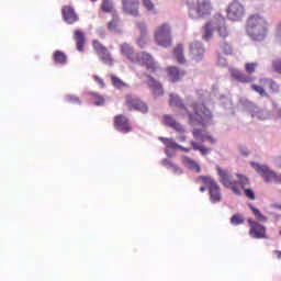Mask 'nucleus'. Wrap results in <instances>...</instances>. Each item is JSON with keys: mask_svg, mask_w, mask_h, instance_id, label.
Returning <instances> with one entry per match:
<instances>
[{"mask_svg": "<svg viewBox=\"0 0 281 281\" xmlns=\"http://www.w3.org/2000/svg\"><path fill=\"white\" fill-rule=\"evenodd\" d=\"M248 207L251 210V212H252L254 216L257 218V221H260L261 223H267V221H269V218H267V216H265L262 214V212H260V210H258L252 204H248Z\"/></svg>", "mask_w": 281, "mask_h": 281, "instance_id": "obj_34", "label": "nucleus"}, {"mask_svg": "<svg viewBox=\"0 0 281 281\" xmlns=\"http://www.w3.org/2000/svg\"><path fill=\"white\" fill-rule=\"evenodd\" d=\"M189 54L192 60L201 63V60H203V56H205V47H203V43L192 42L189 46Z\"/></svg>", "mask_w": 281, "mask_h": 281, "instance_id": "obj_12", "label": "nucleus"}, {"mask_svg": "<svg viewBox=\"0 0 281 281\" xmlns=\"http://www.w3.org/2000/svg\"><path fill=\"white\" fill-rule=\"evenodd\" d=\"M200 151H201V155H207V153H210V149L202 145L200 147Z\"/></svg>", "mask_w": 281, "mask_h": 281, "instance_id": "obj_50", "label": "nucleus"}, {"mask_svg": "<svg viewBox=\"0 0 281 281\" xmlns=\"http://www.w3.org/2000/svg\"><path fill=\"white\" fill-rule=\"evenodd\" d=\"M90 1H92L93 3H95V1H98V0H90Z\"/></svg>", "mask_w": 281, "mask_h": 281, "instance_id": "obj_57", "label": "nucleus"}, {"mask_svg": "<svg viewBox=\"0 0 281 281\" xmlns=\"http://www.w3.org/2000/svg\"><path fill=\"white\" fill-rule=\"evenodd\" d=\"M188 14L190 19H207L214 10L212 7V0H195L193 2L188 1Z\"/></svg>", "mask_w": 281, "mask_h": 281, "instance_id": "obj_2", "label": "nucleus"}, {"mask_svg": "<svg viewBox=\"0 0 281 281\" xmlns=\"http://www.w3.org/2000/svg\"><path fill=\"white\" fill-rule=\"evenodd\" d=\"M249 236L256 239L267 238V227L254 218H248Z\"/></svg>", "mask_w": 281, "mask_h": 281, "instance_id": "obj_10", "label": "nucleus"}, {"mask_svg": "<svg viewBox=\"0 0 281 281\" xmlns=\"http://www.w3.org/2000/svg\"><path fill=\"white\" fill-rule=\"evenodd\" d=\"M200 192H205V187H201Z\"/></svg>", "mask_w": 281, "mask_h": 281, "instance_id": "obj_56", "label": "nucleus"}, {"mask_svg": "<svg viewBox=\"0 0 281 281\" xmlns=\"http://www.w3.org/2000/svg\"><path fill=\"white\" fill-rule=\"evenodd\" d=\"M74 41L76 43L77 50L85 52V44L87 43V37L85 36V32L80 30H76L74 32Z\"/></svg>", "mask_w": 281, "mask_h": 281, "instance_id": "obj_18", "label": "nucleus"}, {"mask_svg": "<svg viewBox=\"0 0 281 281\" xmlns=\"http://www.w3.org/2000/svg\"><path fill=\"white\" fill-rule=\"evenodd\" d=\"M143 5L148 12H155V3L150 0H143Z\"/></svg>", "mask_w": 281, "mask_h": 281, "instance_id": "obj_45", "label": "nucleus"}, {"mask_svg": "<svg viewBox=\"0 0 281 281\" xmlns=\"http://www.w3.org/2000/svg\"><path fill=\"white\" fill-rule=\"evenodd\" d=\"M159 139L167 148H171L172 150L179 149V144H177L172 138L160 137Z\"/></svg>", "mask_w": 281, "mask_h": 281, "instance_id": "obj_38", "label": "nucleus"}, {"mask_svg": "<svg viewBox=\"0 0 281 281\" xmlns=\"http://www.w3.org/2000/svg\"><path fill=\"white\" fill-rule=\"evenodd\" d=\"M173 57L176 58L179 65H184L186 63V55H183V44H178L173 48Z\"/></svg>", "mask_w": 281, "mask_h": 281, "instance_id": "obj_23", "label": "nucleus"}, {"mask_svg": "<svg viewBox=\"0 0 281 281\" xmlns=\"http://www.w3.org/2000/svg\"><path fill=\"white\" fill-rule=\"evenodd\" d=\"M193 137L194 139H201V142H210V144H214L216 142V138L212 135H203V131L199 128L193 130Z\"/></svg>", "mask_w": 281, "mask_h": 281, "instance_id": "obj_22", "label": "nucleus"}, {"mask_svg": "<svg viewBox=\"0 0 281 281\" xmlns=\"http://www.w3.org/2000/svg\"><path fill=\"white\" fill-rule=\"evenodd\" d=\"M164 121L166 126H169V128H173V131H176V133H186V128H183V125H181V123L177 122V120H175V117H172L169 114H166L164 116Z\"/></svg>", "mask_w": 281, "mask_h": 281, "instance_id": "obj_17", "label": "nucleus"}, {"mask_svg": "<svg viewBox=\"0 0 281 281\" xmlns=\"http://www.w3.org/2000/svg\"><path fill=\"white\" fill-rule=\"evenodd\" d=\"M203 38L204 41H210V38L214 35V25L212 22H206L203 26Z\"/></svg>", "mask_w": 281, "mask_h": 281, "instance_id": "obj_30", "label": "nucleus"}, {"mask_svg": "<svg viewBox=\"0 0 281 281\" xmlns=\"http://www.w3.org/2000/svg\"><path fill=\"white\" fill-rule=\"evenodd\" d=\"M111 82L115 89H128V83L115 75H111Z\"/></svg>", "mask_w": 281, "mask_h": 281, "instance_id": "obj_27", "label": "nucleus"}, {"mask_svg": "<svg viewBox=\"0 0 281 281\" xmlns=\"http://www.w3.org/2000/svg\"><path fill=\"white\" fill-rule=\"evenodd\" d=\"M267 32V21L262 16L256 14L251 15L247 21V33L252 38H262Z\"/></svg>", "mask_w": 281, "mask_h": 281, "instance_id": "obj_3", "label": "nucleus"}, {"mask_svg": "<svg viewBox=\"0 0 281 281\" xmlns=\"http://www.w3.org/2000/svg\"><path fill=\"white\" fill-rule=\"evenodd\" d=\"M277 38L281 40V22L277 27Z\"/></svg>", "mask_w": 281, "mask_h": 281, "instance_id": "obj_52", "label": "nucleus"}, {"mask_svg": "<svg viewBox=\"0 0 281 281\" xmlns=\"http://www.w3.org/2000/svg\"><path fill=\"white\" fill-rule=\"evenodd\" d=\"M121 54H123V56H126V58L131 60V63H135V59L137 58V54H135L133 47L126 43L121 45Z\"/></svg>", "mask_w": 281, "mask_h": 281, "instance_id": "obj_20", "label": "nucleus"}, {"mask_svg": "<svg viewBox=\"0 0 281 281\" xmlns=\"http://www.w3.org/2000/svg\"><path fill=\"white\" fill-rule=\"evenodd\" d=\"M178 139H180L181 142H186V136L180 135Z\"/></svg>", "mask_w": 281, "mask_h": 281, "instance_id": "obj_55", "label": "nucleus"}, {"mask_svg": "<svg viewBox=\"0 0 281 281\" xmlns=\"http://www.w3.org/2000/svg\"><path fill=\"white\" fill-rule=\"evenodd\" d=\"M53 60L55 65H67V54L63 50H55L53 53Z\"/></svg>", "mask_w": 281, "mask_h": 281, "instance_id": "obj_26", "label": "nucleus"}, {"mask_svg": "<svg viewBox=\"0 0 281 281\" xmlns=\"http://www.w3.org/2000/svg\"><path fill=\"white\" fill-rule=\"evenodd\" d=\"M178 150H182V153H190L191 148L183 147L181 145H178Z\"/></svg>", "mask_w": 281, "mask_h": 281, "instance_id": "obj_51", "label": "nucleus"}, {"mask_svg": "<svg viewBox=\"0 0 281 281\" xmlns=\"http://www.w3.org/2000/svg\"><path fill=\"white\" fill-rule=\"evenodd\" d=\"M182 164L183 166H186V168H189V170H195L196 172H201V166H199L196 161L188 156L182 157Z\"/></svg>", "mask_w": 281, "mask_h": 281, "instance_id": "obj_25", "label": "nucleus"}, {"mask_svg": "<svg viewBox=\"0 0 281 281\" xmlns=\"http://www.w3.org/2000/svg\"><path fill=\"white\" fill-rule=\"evenodd\" d=\"M154 37L160 47H170L172 45V29L170 24L164 23L156 27Z\"/></svg>", "mask_w": 281, "mask_h": 281, "instance_id": "obj_4", "label": "nucleus"}, {"mask_svg": "<svg viewBox=\"0 0 281 281\" xmlns=\"http://www.w3.org/2000/svg\"><path fill=\"white\" fill-rule=\"evenodd\" d=\"M272 67L277 74L281 75V59H277L272 63Z\"/></svg>", "mask_w": 281, "mask_h": 281, "instance_id": "obj_47", "label": "nucleus"}, {"mask_svg": "<svg viewBox=\"0 0 281 281\" xmlns=\"http://www.w3.org/2000/svg\"><path fill=\"white\" fill-rule=\"evenodd\" d=\"M231 223L232 225H243V223H245V218L243 217V215L237 213L231 217Z\"/></svg>", "mask_w": 281, "mask_h": 281, "instance_id": "obj_43", "label": "nucleus"}, {"mask_svg": "<svg viewBox=\"0 0 281 281\" xmlns=\"http://www.w3.org/2000/svg\"><path fill=\"white\" fill-rule=\"evenodd\" d=\"M274 256L280 260L281 259V251L280 250H274L273 251Z\"/></svg>", "mask_w": 281, "mask_h": 281, "instance_id": "obj_54", "label": "nucleus"}, {"mask_svg": "<svg viewBox=\"0 0 281 281\" xmlns=\"http://www.w3.org/2000/svg\"><path fill=\"white\" fill-rule=\"evenodd\" d=\"M218 177H220V182L224 188H228V190H232L233 194H236L237 196H240L243 192L240 191V188L238 187V181L234 180L232 175H229V171L224 170L221 167L216 168Z\"/></svg>", "mask_w": 281, "mask_h": 281, "instance_id": "obj_7", "label": "nucleus"}, {"mask_svg": "<svg viewBox=\"0 0 281 281\" xmlns=\"http://www.w3.org/2000/svg\"><path fill=\"white\" fill-rule=\"evenodd\" d=\"M250 166L266 183H278L281 186V175H278V172L269 168V166L260 165L258 162H250Z\"/></svg>", "mask_w": 281, "mask_h": 281, "instance_id": "obj_5", "label": "nucleus"}, {"mask_svg": "<svg viewBox=\"0 0 281 281\" xmlns=\"http://www.w3.org/2000/svg\"><path fill=\"white\" fill-rule=\"evenodd\" d=\"M198 180L202 181V183L207 187L211 203H221L223 194L221 193V187L218 183L215 182L213 178L207 176H200Z\"/></svg>", "mask_w": 281, "mask_h": 281, "instance_id": "obj_6", "label": "nucleus"}, {"mask_svg": "<svg viewBox=\"0 0 281 281\" xmlns=\"http://www.w3.org/2000/svg\"><path fill=\"white\" fill-rule=\"evenodd\" d=\"M91 95H92V100L94 101L95 106L104 105V97L103 95H101L98 92H92Z\"/></svg>", "mask_w": 281, "mask_h": 281, "instance_id": "obj_41", "label": "nucleus"}, {"mask_svg": "<svg viewBox=\"0 0 281 281\" xmlns=\"http://www.w3.org/2000/svg\"><path fill=\"white\" fill-rule=\"evenodd\" d=\"M214 25H216L217 32L222 38H227V36H229V32L227 31L224 19H218Z\"/></svg>", "mask_w": 281, "mask_h": 281, "instance_id": "obj_24", "label": "nucleus"}, {"mask_svg": "<svg viewBox=\"0 0 281 281\" xmlns=\"http://www.w3.org/2000/svg\"><path fill=\"white\" fill-rule=\"evenodd\" d=\"M259 83L260 86L251 85V89L262 98H269V93L265 90V87H269L272 93H278V91H280V86L273 79L261 78L259 79Z\"/></svg>", "mask_w": 281, "mask_h": 281, "instance_id": "obj_9", "label": "nucleus"}, {"mask_svg": "<svg viewBox=\"0 0 281 281\" xmlns=\"http://www.w3.org/2000/svg\"><path fill=\"white\" fill-rule=\"evenodd\" d=\"M134 63H136V65H139L140 67H145L146 71H148L149 74H157L159 69V64L155 61L153 55L146 52L136 54V59H134Z\"/></svg>", "mask_w": 281, "mask_h": 281, "instance_id": "obj_8", "label": "nucleus"}, {"mask_svg": "<svg viewBox=\"0 0 281 281\" xmlns=\"http://www.w3.org/2000/svg\"><path fill=\"white\" fill-rule=\"evenodd\" d=\"M122 11L130 16H139V1L137 0H121Z\"/></svg>", "mask_w": 281, "mask_h": 281, "instance_id": "obj_14", "label": "nucleus"}, {"mask_svg": "<svg viewBox=\"0 0 281 281\" xmlns=\"http://www.w3.org/2000/svg\"><path fill=\"white\" fill-rule=\"evenodd\" d=\"M114 128L119 131V133H131L133 127L131 126V121L124 114H119L114 116Z\"/></svg>", "mask_w": 281, "mask_h": 281, "instance_id": "obj_13", "label": "nucleus"}, {"mask_svg": "<svg viewBox=\"0 0 281 281\" xmlns=\"http://www.w3.org/2000/svg\"><path fill=\"white\" fill-rule=\"evenodd\" d=\"M232 76L235 80H238V82H244V83L254 82V77L246 75L244 72H240V70H232Z\"/></svg>", "mask_w": 281, "mask_h": 281, "instance_id": "obj_21", "label": "nucleus"}, {"mask_svg": "<svg viewBox=\"0 0 281 281\" xmlns=\"http://www.w3.org/2000/svg\"><path fill=\"white\" fill-rule=\"evenodd\" d=\"M227 19L229 21H240L245 16V7L238 1H233L227 8Z\"/></svg>", "mask_w": 281, "mask_h": 281, "instance_id": "obj_11", "label": "nucleus"}, {"mask_svg": "<svg viewBox=\"0 0 281 281\" xmlns=\"http://www.w3.org/2000/svg\"><path fill=\"white\" fill-rule=\"evenodd\" d=\"M167 74L169 76V80L172 82H179L183 76H186L184 71H180L177 66H170L167 68Z\"/></svg>", "mask_w": 281, "mask_h": 281, "instance_id": "obj_19", "label": "nucleus"}, {"mask_svg": "<svg viewBox=\"0 0 281 281\" xmlns=\"http://www.w3.org/2000/svg\"><path fill=\"white\" fill-rule=\"evenodd\" d=\"M244 194L250 201H256V192H254L249 187L244 189Z\"/></svg>", "mask_w": 281, "mask_h": 281, "instance_id": "obj_44", "label": "nucleus"}, {"mask_svg": "<svg viewBox=\"0 0 281 281\" xmlns=\"http://www.w3.org/2000/svg\"><path fill=\"white\" fill-rule=\"evenodd\" d=\"M240 153H241V155H244V157H247V155H249V149L243 147V148H240Z\"/></svg>", "mask_w": 281, "mask_h": 281, "instance_id": "obj_53", "label": "nucleus"}, {"mask_svg": "<svg viewBox=\"0 0 281 281\" xmlns=\"http://www.w3.org/2000/svg\"><path fill=\"white\" fill-rule=\"evenodd\" d=\"M257 67H258V63H247V64H245L246 74H248L249 76H251V74H256Z\"/></svg>", "mask_w": 281, "mask_h": 281, "instance_id": "obj_42", "label": "nucleus"}, {"mask_svg": "<svg viewBox=\"0 0 281 281\" xmlns=\"http://www.w3.org/2000/svg\"><path fill=\"white\" fill-rule=\"evenodd\" d=\"M93 80H94L95 82H98V85H100V87H102V88L104 89V87H105L104 80L101 79L100 76L94 75V76H93Z\"/></svg>", "mask_w": 281, "mask_h": 281, "instance_id": "obj_48", "label": "nucleus"}, {"mask_svg": "<svg viewBox=\"0 0 281 281\" xmlns=\"http://www.w3.org/2000/svg\"><path fill=\"white\" fill-rule=\"evenodd\" d=\"M221 49L225 54V56H232L234 54V48L232 47V44L227 42H223L221 44Z\"/></svg>", "mask_w": 281, "mask_h": 281, "instance_id": "obj_40", "label": "nucleus"}, {"mask_svg": "<svg viewBox=\"0 0 281 281\" xmlns=\"http://www.w3.org/2000/svg\"><path fill=\"white\" fill-rule=\"evenodd\" d=\"M101 10L108 14L115 12V8L113 7V2L111 0H102Z\"/></svg>", "mask_w": 281, "mask_h": 281, "instance_id": "obj_36", "label": "nucleus"}, {"mask_svg": "<svg viewBox=\"0 0 281 281\" xmlns=\"http://www.w3.org/2000/svg\"><path fill=\"white\" fill-rule=\"evenodd\" d=\"M100 60L103 61V65H108L109 67H113V57L109 50H105L98 55Z\"/></svg>", "mask_w": 281, "mask_h": 281, "instance_id": "obj_33", "label": "nucleus"}, {"mask_svg": "<svg viewBox=\"0 0 281 281\" xmlns=\"http://www.w3.org/2000/svg\"><path fill=\"white\" fill-rule=\"evenodd\" d=\"M61 15L63 19L68 25H74V23H78L80 21V18L78 16V13H76V10H74L69 5H64L61 8Z\"/></svg>", "mask_w": 281, "mask_h": 281, "instance_id": "obj_15", "label": "nucleus"}, {"mask_svg": "<svg viewBox=\"0 0 281 281\" xmlns=\"http://www.w3.org/2000/svg\"><path fill=\"white\" fill-rule=\"evenodd\" d=\"M169 105L177 106L184 111L183 115L189 117V124H192L193 126H205V120H210L212 117V114H210V110L205 104L192 103L189 108H186L181 98L173 93L169 95Z\"/></svg>", "mask_w": 281, "mask_h": 281, "instance_id": "obj_1", "label": "nucleus"}, {"mask_svg": "<svg viewBox=\"0 0 281 281\" xmlns=\"http://www.w3.org/2000/svg\"><path fill=\"white\" fill-rule=\"evenodd\" d=\"M147 78V86L149 87L150 91L156 98H159V95H164V86H161V82L157 81L153 76L146 75Z\"/></svg>", "mask_w": 281, "mask_h": 281, "instance_id": "obj_16", "label": "nucleus"}, {"mask_svg": "<svg viewBox=\"0 0 281 281\" xmlns=\"http://www.w3.org/2000/svg\"><path fill=\"white\" fill-rule=\"evenodd\" d=\"M162 166L168 168V170H172L175 175H183V170H181V168L175 165L170 159L162 160Z\"/></svg>", "mask_w": 281, "mask_h": 281, "instance_id": "obj_29", "label": "nucleus"}, {"mask_svg": "<svg viewBox=\"0 0 281 281\" xmlns=\"http://www.w3.org/2000/svg\"><path fill=\"white\" fill-rule=\"evenodd\" d=\"M66 101L69 103V104H80V99L74 94H69L66 97Z\"/></svg>", "mask_w": 281, "mask_h": 281, "instance_id": "obj_46", "label": "nucleus"}, {"mask_svg": "<svg viewBox=\"0 0 281 281\" xmlns=\"http://www.w3.org/2000/svg\"><path fill=\"white\" fill-rule=\"evenodd\" d=\"M132 111H138L139 113H148V105L138 98L135 105L132 108Z\"/></svg>", "mask_w": 281, "mask_h": 281, "instance_id": "obj_35", "label": "nucleus"}, {"mask_svg": "<svg viewBox=\"0 0 281 281\" xmlns=\"http://www.w3.org/2000/svg\"><path fill=\"white\" fill-rule=\"evenodd\" d=\"M108 30L109 32H120V18L116 14L108 23Z\"/></svg>", "mask_w": 281, "mask_h": 281, "instance_id": "obj_32", "label": "nucleus"}, {"mask_svg": "<svg viewBox=\"0 0 281 281\" xmlns=\"http://www.w3.org/2000/svg\"><path fill=\"white\" fill-rule=\"evenodd\" d=\"M138 99H139L138 97H135L133 94L125 95V105L127 106L128 111H133V108L137 103Z\"/></svg>", "mask_w": 281, "mask_h": 281, "instance_id": "obj_37", "label": "nucleus"}, {"mask_svg": "<svg viewBox=\"0 0 281 281\" xmlns=\"http://www.w3.org/2000/svg\"><path fill=\"white\" fill-rule=\"evenodd\" d=\"M237 179H238L237 183H238L239 190H246L251 186V182L249 181V178H247V176L237 173Z\"/></svg>", "mask_w": 281, "mask_h": 281, "instance_id": "obj_31", "label": "nucleus"}, {"mask_svg": "<svg viewBox=\"0 0 281 281\" xmlns=\"http://www.w3.org/2000/svg\"><path fill=\"white\" fill-rule=\"evenodd\" d=\"M137 26L139 27L140 30V37L138 38L137 41V45L140 47V48H144L146 47V35L144 34V32H146V24L144 22H139L137 24Z\"/></svg>", "mask_w": 281, "mask_h": 281, "instance_id": "obj_28", "label": "nucleus"}, {"mask_svg": "<svg viewBox=\"0 0 281 281\" xmlns=\"http://www.w3.org/2000/svg\"><path fill=\"white\" fill-rule=\"evenodd\" d=\"M191 146H193V150H201V146L199 143L191 140Z\"/></svg>", "mask_w": 281, "mask_h": 281, "instance_id": "obj_49", "label": "nucleus"}, {"mask_svg": "<svg viewBox=\"0 0 281 281\" xmlns=\"http://www.w3.org/2000/svg\"><path fill=\"white\" fill-rule=\"evenodd\" d=\"M92 47H93L94 52L98 54V56H99L100 54H103L104 52L109 50V48H106L105 46H103V45L101 44V42L98 41V40H93V41H92Z\"/></svg>", "mask_w": 281, "mask_h": 281, "instance_id": "obj_39", "label": "nucleus"}]
</instances>
